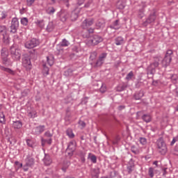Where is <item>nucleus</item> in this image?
I'll list each match as a JSON object with an SVG mask.
<instances>
[{
  "label": "nucleus",
  "instance_id": "f257e3e1",
  "mask_svg": "<svg viewBox=\"0 0 178 178\" xmlns=\"http://www.w3.org/2000/svg\"><path fill=\"white\" fill-rule=\"evenodd\" d=\"M160 60H162L161 56L153 57V62L147 67V73L148 75L154 76L155 74L156 69L159 66Z\"/></svg>",
  "mask_w": 178,
  "mask_h": 178
},
{
  "label": "nucleus",
  "instance_id": "f03ea898",
  "mask_svg": "<svg viewBox=\"0 0 178 178\" xmlns=\"http://www.w3.org/2000/svg\"><path fill=\"white\" fill-rule=\"evenodd\" d=\"M86 38V44L88 47H95V45H98V44L104 41V38L99 35H93Z\"/></svg>",
  "mask_w": 178,
  "mask_h": 178
},
{
  "label": "nucleus",
  "instance_id": "7ed1b4c3",
  "mask_svg": "<svg viewBox=\"0 0 178 178\" xmlns=\"http://www.w3.org/2000/svg\"><path fill=\"white\" fill-rule=\"evenodd\" d=\"M156 145L158 152L161 154V155H165L166 152H168V146H166L163 138H160L157 140Z\"/></svg>",
  "mask_w": 178,
  "mask_h": 178
},
{
  "label": "nucleus",
  "instance_id": "20e7f679",
  "mask_svg": "<svg viewBox=\"0 0 178 178\" xmlns=\"http://www.w3.org/2000/svg\"><path fill=\"white\" fill-rule=\"evenodd\" d=\"M172 55H173V51L172 50H168L165 55L164 58L161 60V65L163 67H168L172 62Z\"/></svg>",
  "mask_w": 178,
  "mask_h": 178
},
{
  "label": "nucleus",
  "instance_id": "39448f33",
  "mask_svg": "<svg viewBox=\"0 0 178 178\" xmlns=\"http://www.w3.org/2000/svg\"><path fill=\"white\" fill-rule=\"evenodd\" d=\"M40 45V40L37 38H32L25 42L24 46L27 49H33Z\"/></svg>",
  "mask_w": 178,
  "mask_h": 178
},
{
  "label": "nucleus",
  "instance_id": "423d86ee",
  "mask_svg": "<svg viewBox=\"0 0 178 178\" xmlns=\"http://www.w3.org/2000/svg\"><path fill=\"white\" fill-rule=\"evenodd\" d=\"M10 52L11 58L14 60H20L22 54L20 53V49L15 48V47H11L10 49Z\"/></svg>",
  "mask_w": 178,
  "mask_h": 178
},
{
  "label": "nucleus",
  "instance_id": "0eeeda50",
  "mask_svg": "<svg viewBox=\"0 0 178 178\" xmlns=\"http://www.w3.org/2000/svg\"><path fill=\"white\" fill-rule=\"evenodd\" d=\"M22 66L27 71L31 70L33 65H31V60H30V57H29V56L25 55L22 58Z\"/></svg>",
  "mask_w": 178,
  "mask_h": 178
},
{
  "label": "nucleus",
  "instance_id": "6e6552de",
  "mask_svg": "<svg viewBox=\"0 0 178 178\" xmlns=\"http://www.w3.org/2000/svg\"><path fill=\"white\" fill-rule=\"evenodd\" d=\"M155 20H156V14L155 13V12H154L152 13L146 19V20L142 23V26H143V27H147L148 24L154 23Z\"/></svg>",
  "mask_w": 178,
  "mask_h": 178
},
{
  "label": "nucleus",
  "instance_id": "1a4fd4ad",
  "mask_svg": "<svg viewBox=\"0 0 178 178\" xmlns=\"http://www.w3.org/2000/svg\"><path fill=\"white\" fill-rule=\"evenodd\" d=\"M10 27V33H13V34H16V33H17V30L19 29V19L17 17L12 19L11 25Z\"/></svg>",
  "mask_w": 178,
  "mask_h": 178
},
{
  "label": "nucleus",
  "instance_id": "9d476101",
  "mask_svg": "<svg viewBox=\"0 0 178 178\" xmlns=\"http://www.w3.org/2000/svg\"><path fill=\"white\" fill-rule=\"evenodd\" d=\"M94 24V18H86L81 24V28L83 30H87L89 27H91Z\"/></svg>",
  "mask_w": 178,
  "mask_h": 178
},
{
  "label": "nucleus",
  "instance_id": "9b49d317",
  "mask_svg": "<svg viewBox=\"0 0 178 178\" xmlns=\"http://www.w3.org/2000/svg\"><path fill=\"white\" fill-rule=\"evenodd\" d=\"M45 130V126L40 125L33 129V134L35 136H40L42 133H44Z\"/></svg>",
  "mask_w": 178,
  "mask_h": 178
},
{
  "label": "nucleus",
  "instance_id": "f8f14e48",
  "mask_svg": "<svg viewBox=\"0 0 178 178\" xmlns=\"http://www.w3.org/2000/svg\"><path fill=\"white\" fill-rule=\"evenodd\" d=\"M59 17L61 22H65L67 20V17H69V13L65 10H61L59 13Z\"/></svg>",
  "mask_w": 178,
  "mask_h": 178
},
{
  "label": "nucleus",
  "instance_id": "ddd939ff",
  "mask_svg": "<svg viewBox=\"0 0 178 178\" xmlns=\"http://www.w3.org/2000/svg\"><path fill=\"white\" fill-rule=\"evenodd\" d=\"M43 162L46 166H49V165L52 163V159H51V156L48 154H44Z\"/></svg>",
  "mask_w": 178,
  "mask_h": 178
},
{
  "label": "nucleus",
  "instance_id": "4468645a",
  "mask_svg": "<svg viewBox=\"0 0 178 178\" xmlns=\"http://www.w3.org/2000/svg\"><path fill=\"white\" fill-rule=\"evenodd\" d=\"M114 41H115V45H117V46L124 45V42H126L124 41V38L122 36H118L117 38H115L114 39Z\"/></svg>",
  "mask_w": 178,
  "mask_h": 178
},
{
  "label": "nucleus",
  "instance_id": "2eb2a0df",
  "mask_svg": "<svg viewBox=\"0 0 178 178\" xmlns=\"http://www.w3.org/2000/svg\"><path fill=\"white\" fill-rule=\"evenodd\" d=\"M119 26V19H116L111 25L109 26V27L113 30H119V29H120Z\"/></svg>",
  "mask_w": 178,
  "mask_h": 178
},
{
  "label": "nucleus",
  "instance_id": "dca6fc26",
  "mask_svg": "<svg viewBox=\"0 0 178 178\" xmlns=\"http://www.w3.org/2000/svg\"><path fill=\"white\" fill-rule=\"evenodd\" d=\"M67 151H72L73 152H74L76 151V144L74 143V142L71 141L67 147Z\"/></svg>",
  "mask_w": 178,
  "mask_h": 178
},
{
  "label": "nucleus",
  "instance_id": "f3484780",
  "mask_svg": "<svg viewBox=\"0 0 178 178\" xmlns=\"http://www.w3.org/2000/svg\"><path fill=\"white\" fill-rule=\"evenodd\" d=\"M0 70L3 72H6V73H9V74H15V72L12 70L10 68L5 67L0 65Z\"/></svg>",
  "mask_w": 178,
  "mask_h": 178
},
{
  "label": "nucleus",
  "instance_id": "a211bd4d",
  "mask_svg": "<svg viewBox=\"0 0 178 178\" xmlns=\"http://www.w3.org/2000/svg\"><path fill=\"white\" fill-rule=\"evenodd\" d=\"M88 159H90L92 163H97V156L92 153H88Z\"/></svg>",
  "mask_w": 178,
  "mask_h": 178
},
{
  "label": "nucleus",
  "instance_id": "6ab92c4d",
  "mask_svg": "<svg viewBox=\"0 0 178 178\" xmlns=\"http://www.w3.org/2000/svg\"><path fill=\"white\" fill-rule=\"evenodd\" d=\"M22 126H23V124L20 120L14 121L13 123V127L14 129H22Z\"/></svg>",
  "mask_w": 178,
  "mask_h": 178
},
{
  "label": "nucleus",
  "instance_id": "aec40b11",
  "mask_svg": "<svg viewBox=\"0 0 178 178\" xmlns=\"http://www.w3.org/2000/svg\"><path fill=\"white\" fill-rule=\"evenodd\" d=\"M25 162H26V166H29V168H31V166L34 165V159L31 157H28L25 160Z\"/></svg>",
  "mask_w": 178,
  "mask_h": 178
},
{
  "label": "nucleus",
  "instance_id": "412c9836",
  "mask_svg": "<svg viewBox=\"0 0 178 178\" xmlns=\"http://www.w3.org/2000/svg\"><path fill=\"white\" fill-rule=\"evenodd\" d=\"M142 119L146 123H149V122H151V120H152V118H151V115L149 114H144L142 116Z\"/></svg>",
  "mask_w": 178,
  "mask_h": 178
},
{
  "label": "nucleus",
  "instance_id": "4be33fe9",
  "mask_svg": "<svg viewBox=\"0 0 178 178\" xmlns=\"http://www.w3.org/2000/svg\"><path fill=\"white\" fill-rule=\"evenodd\" d=\"M42 147H44L45 144H49L51 145L52 144V139H44L43 138H41Z\"/></svg>",
  "mask_w": 178,
  "mask_h": 178
},
{
  "label": "nucleus",
  "instance_id": "5701e85b",
  "mask_svg": "<svg viewBox=\"0 0 178 178\" xmlns=\"http://www.w3.org/2000/svg\"><path fill=\"white\" fill-rule=\"evenodd\" d=\"M66 134L69 136V138H74V134L73 133V129L68 128L66 130Z\"/></svg>",
  "mask_w": 178,
  "mask_h": 178
},
{
  "label": "nucleus",
  "instance_id": "b1692460",
  "mask_svg": "<svg viewBox=\"0 0 178 178\" xmlns=\"http://www.w3.org/2000/svg\"><path fill=\"white\" fill-rule=\"evenodd\" d=\"M94 33V29L93 28H89L88 29V32L85 34H83V38H88L90 37V34H92Z\"/></svg>",
  "mask_w": 178,
  "mask_h": 178
},
{
  "label": "nucleus",
  "instance_id": "393cba45",
  "mask_svg": "<svg viewBox=\"0 0 178 178\" xmlns=\"http://www.w3.org/2000/svg\"><path fill=\"white\" fill-rule=\"evenodd\" d=\"M134 97V99L137 101V100L140 99V98H143V97H144V93H143V92L140 91L138 92L135 93Z\"/></svg>",
  "mask_w": 178,
  "mask_h": 178
},
{
  "label": "nucleus",
  "instance_id": "a878e982",
  "mask_svg": "<svg viewBox=\"0 0 178 178\" xmlns=\"http://www.w3.org/2000/svg\"><path fill=\"white\" fill-rule=\"evenodd\" d=\"M79 156L81 158V162L84 163L86 162V152L81 151L79 152Z\"/></svg>",
  "mask_w": 178,
  "mask_h": 178
},
{
  "label": "nucleus",
  "instance_id": "bb28decb",
  "mask_svg": "<svg viewBox=\"0 0 178 178\" xmlns=\"http://www.w3.org/2000/svg\"><path fill=\"white\" fill-rule=\"evenodd\" d=\"M91 176H99V168H93L91 170Z\"/></svg>",
  "mask_w": 178,
  "mask_h": 178
},
{
  "label": "nucleus",
  "instance_id": "cd10ccee",
  "mask_svg": "<svg viewBox=\"0 0 178 178\" xmlns=\"http://www.w3.org/2000/svg\"><path fill=\"white\" fill-rule=\"evenodd\" d=\"M96 26L97 29H104L105 27V22L104 21H97L96 23Z\"/></svg>",
  "mask_w": 178,
  "mask_h": 178
},
{
  "label": "nucleus",
  "instance_id": "c85d7f7f",
  "mask_svg": "<svg viewBox=\"0 0 178 178\" xmlns=\"http://www.w3.org/2000/svg\"><path fill=\"white\" fill-rule=\"evenodd\" d=\"M0 123H1V124H5V123H6V119L5 118L3 112L0 113Z\"/></svg>",
  "mask_w": 178,
  "mask_h": 178
},
{
  "label": "nucleus",
  "instance_id": "c756f323",
  "mask_svg": "<svg viewBox=\"0 0 178 178\" xmlns=\"http://www.w3.org/2000/svg\"><path fill=\"white\" fill-rule=\"evenodd\" d=\"M0 33L2 35L8 34V29L6 26H0Z\"/></svg>",
  "mask_w": 178,
  "mask_h": 178
},
{
  "label": "nucleus",
  "instance_id": "7c9ffc66",
  "mask_svg": "<svg viewBox=\"0 0 178 178\" xmlns=\"http://www.w3.org/2000/svg\"><path fill=\"white\" fill-rule=\"evenodd\" d=\"M134 77V73L133 71H131L129 74H127V76L125 77V80L127 81H130Z\"/></svg>",
  "mask_w": 178,
  "mask_h": 178
},
{
  "label": "nucleus",
  "instance_id": "2f4dec72",
  "mask_svg": "<svg viewBox=\"0 0 178 178\" xmlns=\"http://www.w3.org/2000/svg\"><path fill=\"white\" fill-rule=\"evenodd\" d=\"M54 23L53 22H49L47 26V31H48L49 33H51V31H52L54 30Z\"/></svg>",
  "mask_w": 178,
  "mask_h": 178
},
{
  "label": "nucleus",
  "instance_id": "473e14b6",
  "mask_svg": "<svg viewBox=\"0 0 178 178\" xmlns=\"http://www.w3.org/2000/svg\"><path fill=\"white\" fill-rule=\"evenodd\" d=\"M77 10L76 12L72 11V13H71L72 20H77L79 17V14H77Z\"/></svg>",
  "mask_w": 178,
  "mask_h": 178
},
{
  "label": "nucleus",
  "instance_id": "72a5a7b5",
  "mask_svg": "<svg viewBox=\"0 0 178 178\" xmlns=\"http://www.w3.org/2000/svg\"><path fill=\"white\" fill-rule=\"evenodd\" d=\"M64 76L69 77V76H73V70L68 69L64 72Z\"/></svg>",
  "mask_w": 178,
  "mask_h": 178
},
{
  "label": "nucleus",
  "instance_id": "f704fd0d",
  "mask_svg": "<svg viewBox=\"0 0 178 178\" xmlns=\"http://www.w3.org/2000/svg\"><path fill=\"white\" fill-rule=\"evenodd\" d=\"M42 73L44 76H48V74H49V68H48V67H47L45 65H43Z\"/></svg>",
  "mask_w": 178,
  "mask_h": 178
},
{
  "label": "nucleus",
  "instance_id": "c9c22d12",
  "mask_svg": "<svg viewBox=\"0 0 178 178\" xmlns=\"http://www.w3.org/2000/svg\"><path fill=\"white\" fill-rule=\"evenodd\" d=\"M3 35V41L4 42V44H9V35H8V33H6Z\"/></svg>",
  "mask_w": 178,
  "mask_h": 178
},
{
  "label": "nucleus",
  "instance_id": "e433bc0d",
  "mask_svg": "<svg viewBox=\"0 0 178 178\" xmlns=\"http://www.w3.org/2000/svg\"><path fill=\"white\" fill-rule=\"evenodd\" d=\"M46 12L47 15H54L56 12V10L54 7H50L47 9Z\"/></svg>",
  "mask_w": 178,
  "mask_h": 178
},
{
  "label": "nucleus",
  "instance_id": "4c0bfd02",
  "mask_svg": "<svg viewBox=\"0 0 178 178\" xmlns=\"http://www.w3.org/2000/svg\"><path fill=\"white\" fill-rule=\"evenodd\" d=\"M26 143L28 147H31V148H33V147H34V140L31 139H26Z\"/></svg>",
  "mask_w": 178,
  "mask_h": 178
},
{
  "label": "nucleus",
  "instance_id": "58836bf2",
  "mask_svg": "<svg viewBox=\"0 0 178 178\" xmlns=\"http://www.w3.org/2000/svg\"><path fill=\"white\" fill-rule=\"evenodd\" d=\"M47 63L49 66H52V65H54V57L53 56H47Z\"/></svg>",
  "mask_w": 178,
  "mask_h": 178
},
{
  "label": "nucleus",
  "instance_id": "ea45409f",
  "mask_svg": "<svg viewBox=\"0 0 178 178\" xmlns=\"http://www.w3.org/2000/svg\"><path fill=\"white\" fill-rule=\"evenodd\" d=\"M127 172L129 175H131V173L134 170V164H129L127 168Z\"/></svg>",
  "mask_w": 178,
  "mask_h": 178
},
{
  "label": "nucleus",
  "instance_id": "a19ab883",
  "mask_svg": "<svg viewBox=\"0 0 178 178\" xmlns=\"http://www.w3.org/2000/svg\"><path fill=\"white\" fill-rule=\"evenodd\" d=\"M106 56H108V54L106 53H102L99 56V60L105 62V59H106Z\"/></svg>",
  "mask_w": 178,
  "mask_h": 178
},
{
  "label": "nucleus",
  "instance_id": "79ce46f5",
  "mask_svg": "<svg viewBox=\"0 0 178 178\" xmlns=\"http://www.w3.org/2000/svg\"><path fill=\"white\" fill-rule=\"evenodd\" d=\"M28 116L31 118H37V112L34 111H30L28 113Z\"/></svg>",
  "mask_w": 178,
  "mask_h": 178
},
{
  "label": "nucleus",
  "instance_id": "37998d69",
  "mask_svg": "<svg viewBox=\"0 0 178 178\" xmlns=\"http://www.w3.org/2000/svg\"><path fill=\"white\" fill-rule=\"evenodd\" d=\"M54 134H51L49 131H47L44 133V137H47V140H52Z\"/></svg>",
  "mask_w": 178,
  "mask_h": 178
},
{
  "label": "nucleus",
  "instance_id": "c03bdc74",
  "mask_svg": "<svg viewBox=\"0 0 178 178\" xmlns=\"http://www.w3.org/2000/svg\"><path fill=\"white\" fill-rule=\"evenodd\" d=\"M97 55H98V53H97L96 51H92L90 53V59H91V60H94L97 58Z\"/></svg>",
  "mask_w": 178,
  "mask_h": 178
},
{
  "label": "nucleus",
  "instance_id": "a18cd8bd",
  "mask_svg": "<svg viewBox=\"0 0 178 178\" xmlns=\"http://www.w3.org/2000/svg\"><path fill=\"white\" fill-rule=\"evenodd\" d=\"M36 24H38V26H39L40 29H44V27L45 26V22H44V20H38L36 22Z\"/></svg>",
  "mask_w": 178,
  "mask_h": 178
},
{
  "label": "nucleus",
  "instance_id": "49530a36",
  "mask_svg": "<svg viewBox=\"0 0 178 178\" xmlns=\"http://www.w3.org/2000/svg\"><path fill=\"white\" fill-rule=\"evenodd\" d=\"M171 81L174 84H176V83H177V80H178V76L177 74H172L170 76Z\"/></svg>",
  "mask_w": 178,
  "mask_h": 178
},
{
  "label": "nucleus",
  "instance_id": "de8ad7c7",
  "mask_svg": "<svg viewBox=\"0 0 178 178\" xmlns=\"http://www.w3.org/2000/svg\"><path fill=\"white\" fill-rule=\"evenodd\" d=\"M21 24L23 26H27V24H29V19H27V17H23L21 19Z\"/></svg>",
  "mask_w": 178,
  "mask_h": 178
},
{
  "label": "nucleus",
  "instance_id": "09e8293b",
  "mask_svg": "<svg viewBox=\"0 0 178 178\" xmlns=\"http://www.w3.org/2000/svg\"><path fill=\"white\" fill-rule=\"evenodd\" d=\"M1 56H2L3 65H9V64H8V62H9V60L8 59L7 57H4L5 56V54L1 52Z\"/></svg>",
  "mask_w": 178,
  "mask_h": 178
},
{
  "label": "nucleus",
  "instance_id": "8fccbe9b",
  "mask_svg": "<svg viewBox=\"0 0 178 178\" xmlns=\"http://www.w3.org/2000/svg\"><path fill=\"white\" fill-rule=\"evenodd\" d=\"M131 151L133 152V154H135V155H137L138 154V149L136 147V146L133 145L131 147Z\"/></svg>",
  "mask_w": 178,
  "mask_h": 178
},
{
  "label": "nucleus",
  "instance_id": "3c124183",
  "mask_svg": "<svg viewBox=\"0 0 178 178\" xmlns=\"http://www.w3.org/2000/svg\"><path fill=\"white\" fill-rule=\"evenodd\" d=\"M61 47H69V42L66 39H63L60 43Z\"/></svg>",
  "mask_w": 178,
  "mask_h": 178
},
{
  "label": "nucleus",
  "instance_id": "603ef678",
  "mask_svg": "<svg viewBox=\"0 0 178 178\" xmlns=\"http://www.w3.org/2000/svg\"><path fill=\"white\" fill-rule=\"evenodd\" d=\"M69 166H70V161H67L66 162V165H63L62 168V170L64 172H66V170H67V168H69Z\"/></svg>",
  "mask_w": 178,
  "mask_h": 178
},
{
  "label": "nucleus",
  "instance_id": "864d4df0",
  "mask_svg": "<svg viewBox=\"0 0 178 178\" xmlns=\"http://www.w3.org/2000/svg\"><path fill=\"white\" fill-rule=\"evenodd\" d=\"M102 65H104V61L99 58L95 63L96 67H99V66H102Z\"/></svg>",
  "mask_w": 178,
  "mask_h": 178
},
{
  "label": "nucleus",
  "instance_id": "5fc2aeb1",
  "mask_svg": "<svg viewBox=\"0 0 178 178\" xmlns=\"http://www.w3.org/2000/svg\"><path fill=\"white\" fill-rule=\"evenodd\" d=\"M120 141V137L119 136H115L113 140H112V143L114 145H116Z\"/></svg>",
  "mask_w": 178,
  "mask_h": 178
},
{
  "label": "nucleus",
  "instance_id": "6e6d98bb",
  "mask_svg": "<svg viewBox=\"0 0 178 178\" xmlns=\"http://www.w3.org/2000/svg\"><path fill=\"white\" fill-rule=\"evenodd\" d=\"M139 141L142 145H145L147 144V138H140Z\"/></svg>",
  "mask_w": 178,
  "mask_h": 178
},
{
  "label": "nucleus",
  "instance_id": "4d7b16f0",
  "mask_svg": "<svg viewBox=\"0 0 178 178\" xmlns=\"http://www.w3.org/2000/svg\"><path fill=\"white\" fill-rule=\"evenodd\" d=\"M138 17H140V19H143V17H144V9L139 10Z\"/></svg>",
  "mask_w": 178,
  "mask_h": 178
},
{
  "label": "nucleus",
  "instance_id": "13d9d810",
  "mask_svg": "<svg viewBox=\"0 0 178 178\" xmlns=\"http://www.w3.org/2000/svg\"><path fill=\"white\" fill-rule=\"evenodd\" d=\"M29 92H30V90L29 89H25L22 92V97H26V95H29Z\"/></svg>",
  "mask_w": 178,
  "mask_h": 178
},
{
  "label": "nucleus",
  "instance_id": "bf43d9fd",
  "mask_svg": "<svg viewBox=\"0 0 178 178\" xmlns=\"http://www.w3.org/2000/svg\"><path fill=\"white\" fill-rule=\"evenodd\" d=\"M8 15L6 14V12H2L1 14H0V19H1V20H3V19H6Z\"/></svg>",
  "mask_w": 178,
  "mask_h": 178
},
{
  "label": "nucleus",
  "instance_id": "052dcab7",
  "mask_svg": "<svg viewBox=\"0 0 178 178\" xmlns=\"http://www.w3.org/2000/svg\"><path fill=\"white\" fill-rule=\"evenodd\" d=\"M149 176L151 178L154 177V168H149Z\"/></svg>",
  "mask_w": 178,
  "mask_h": 178
},
{
  "label": "nucleus",
  "instance_id": "680f3d73",
  "mask_svg": "<svg viewBox=\"0 0 178 178\" xmlns=\"http://www.w3.org/2000/svg\"><path fill=\"white\" fill-rule=\"evenodd\" d=\"M34 2H35V0H26V3L28 6H32Z\"/></svg>",
  "mask_w": 178,
  "mask_h": 178
},
{
  "label": "nucleus",
  "instance_id": "e2e57ef3",
  "mask_svg": "<svg viewBox=\"0 0 178 178\" xmlns=\"http://www.w3.org/2000/svg\"><path fill=\"white\" fill-rule=\"evenodd\" d=\"M66 152H67L68 156H70V158L73 156V155L74 154V152H73L72 150H67V149H66Z\"/></svg>",
  "mask_w": 178,
  "mask_h": 178
},
{
  "label": "nucleus",
  "instance_id": "0e129e2a",
  "mask_svg": "<svg viewBox=\"0 0 178 178\" xmlns=\"http://www.w3.org/2000/svg\"><path fill=\"white\" fill-rule=\"evenodd\" d=\"M99 90H100V92L104 93V92H105V91H106V86L105 85L102 84Z\"/></svg>",
  "mask_w": 178,
  "mask_h": 178
},
{
  "label": "nucleus",
  "instance_id": "69168bd1",
  "mask_svg": "<svg viewBox=\"0 0 178 178\" xmlns=\"http://www.w3.org/2000/svg\"><path fill=\"white\" fill-rule=\"evenodd\" d=\"M78 123H79V124L80 126H81V127H82L83 129H84V127H86V123H85L84 121L80 120Z\"/></svg>",
  "mask_w": 178,
  "mask_h": 178
},
{
  "label": "nucleus",
  "instance_id": "338daca9",
  "mask_svg": "<svg viewBox=\"0 0 178 178\" xmlns=\"http://www.w3.org/2000/svg\"><path fill=\"white\" fill-rule=\"evenodd\" d=\"M178 141V136L173 138L172 142L170 143V145H175V143Z\"/></svg>",
  "mask_w": 178,
  "mask_h": 178
},
{
  "label": "nucleus",
  "instance_id": "774afa93",
  "mask_svg": "<svg viewBox=\"0 0 178 178\" xmlns=\"http://www.w3.org/2000/svg\"><path fill=\"white\" fill-rule=\"evenodd\" d=\"M92 3V0H89L86 4L84 5V8H90V5Z\"/></svg>",
  "mask_w": 178,
  "mask_h": 178
}]
</instances>
